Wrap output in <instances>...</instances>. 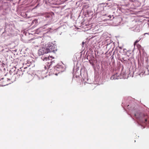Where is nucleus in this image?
<instances>
[{
    "instance_id": "f257e3e1",
    "label": "nucleus",
    "mask_w": 149,
    "mask_h": 149,
    "mask_svg": "<svg viewBox=\"0 0 149 149\" xmlns=\"http://www.w3.org/2000/svg\"><path fill=\"white\" fill-rule=\"evenodd\" d=\"M148 117L147 116L144 114H141L138 118V120L141 124H146L147 121Z\"/></svg>"
},
{
    "instance_id": "f03ea898",
    "label": "nucleus",
    "mask_w": 149,
    "mask_h": 149,
    "mask_svg": "<svg viewBox=\"0 0 149 149\" xmlns=\"http://www.w3.org/2000/svg\"><path fill=\"white\" fill-rule=\"evenodd\" d=\"M45 47H46L48 51V53L54 52H55L56 49L50 43H48L47 45H45Z\"/></svg>"
},
{
    "instance_id": "7ed1b4c3",
    "label": "nucleus",
    "mask_w": 149,
    "mask_h": 149,
    "mask_svg": "<svg viewBox=\"0 0 149 149\" xmlns=\"http://www.w3.org/2000/svg\"><path fill=\"white\" fill-rule=\"evenodd\" d=\"M48 50L47 48H42L41 49L39 50L38 53L39 55H43L44 54L48 53Z\"/></svg>"
},
{
    "instance_id": "20e7f679",
    "label": "nucleus",
    "mask_w": 149,
    "mask_h": 149,
    "mask_svg": "<svg viewBox=\"0 0 149 149\" xmlns=\"http://www.w3.org/2000/svg\"><path fill=\"white\" fill-rule=\"evenodd\" d=\"M23 74V72L22 70H18L17 72L15 74H14V75L16 77V78H18L20 76H22Z\"/></svg>"
},
{
    "instance_id": "39448f33",
    "label": "nucleus",
    "mask_w": 149,
    "mask_h": 149,
    "mask_svg": "<svg viewBox=\"0 0 149 149\" xmlns=\"http://www.w3.org/2000/svg\"><path fill=\"white\" fill-rule=\"evenodd\" d=\"M103 15L104 16V17H103V18H106L103 20L104 21H106L107 20H110L111 17V16L110 15H108L107 17H106V15Z\"/></svg>"
},
{
    "instance_id": "423d86ee",
    "label": "nucleus",
    "mask_w": 149,
    "mask_h": 149,
    "mask_svg": "<svg viewBox=\"0 0 149 149\" xmlns=\"http://www.w3.org/2000/svg\"><path fill=\"white\" fill-rule=\"evenodd\" d=\"M50 58H54V57H52V56H50L49 57V56H48L47 57H45L44 56H42V58L43 59V60H47L48 59H50Z\"/></svg>"
},
{
    "instance_id": "0eeeda50",
    "label": "nucleus",
    "mask_w": 149,
    "mask_h": 149,
    "mask_svg": "<svg viewBox=\"0 0 149 149\" xmlns=\"http://www.w3.org/2000/svg\"><path fill=\"white\" fill-rule=\"evenodd\" d=\"M141 39L140 38L139 40H137L135 42L134 44V46L136 45L137 43L138 42L141 40Z\"/></svg>"
},
{
    "instance_id": "6e6552de",
    "label": "nucleus",
    "mask_w": 149,
    "mask_h": 149,
    "mask_svg": "<svg viewBox=\"0 0 149 149\" xmlns=\"http://www.w3.org/2000/svg\"><path fill=\"white\" fill-rule=\"evenodd\" d=\"M50 65H49V66L47 65V66H45V69L46 70L47 69H48V70L49 69V67Z\"/></svg>"
},
{
    "instance_id": "1a4fd4ad",
    "label": "nucleus",
    "mask_w": 149,
    "mask_h": 149,
    "mask_svg": "<svg viewBox=\"0 0 149 149\" xmlns=\"http://www.w3.org/2000/svg\"><path fill=\"white\" fill-rule=\"evenodd\" d=\"M136 46L138 49L140 48L141 47V45H140L139 44H136Z\"/></svg>"
},
{
    "instance_id": "9d476101",
    "label": "nucleus",
    "mask_w": 149,
    "mask_h": 149,
    "mask_svg": "<svg viewBox=\"0 0 149 149\" xmlns=\"http://www.w3.org/2000/svg\"><path fill=\"white\" fill-rule=\"evenodd\" d=\"M146 34H147L149 35V33H145L144 34V35H145Z\"/></svg>"
},
{
    "instance_id": "9b49d317",
    "label": "nucleus",
    "mask_w": 149,
    "mask_h": 149,
    "mask_svg": "<svg viewBox=\"0 0 149 149\" xmlns=\"http://www.w3.org/2000/svg\"><path fill=\"white\" fill-rule=\"evenodd\" d=\"M134 116L137 118V117H136V116L137 115H136V114H134Z\"/></svg>"
},
{
    "instance_id": "f8f14e48",
    "label": "nucleus",
    "mask_w": 149,
    "mask_h": 149,
    "mask_svg": "<svg viewBox=\"0 0 149 149\" xmlns=\"http://www.w3.org/2000/svg\"><path fill=\"white\" fill-rule=\"evenodd\" d=\"M112 77H111V79H112Z\"/></svg>"
}]
</instances>
